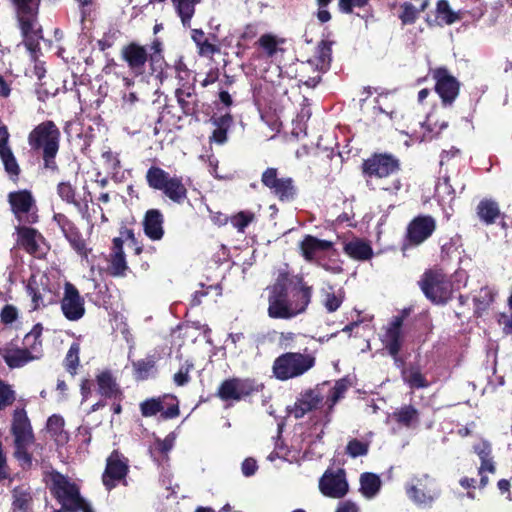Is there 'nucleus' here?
Returning a JSON list of instances; mask_svg holds the SVG:
<instances>
[{
    "instance_id": "0eeeda50",
    "label": "nucleus",
    "mask_w": 512,
    "mask_h": 512,
    "mask_svg": "<svg viewBox=\"0 0 512 512\" xmlns=\"http://www.w3.org/2000/svg\"><path fill=\"white\" fill-rule=\"evenodd\" d=\"M315 365L310 354L287 352L277 357L273 363V373L279 380L285 381L299 377Z\"/></svg>"
},
{
    "instance_id": "72a5a7b5",
    "label": "nucleus",
    "mask_w": 512,
    "mask_h": 512,
    "mask_svg": "<svg viewBox=\"0 0 512 512\" xmlns=\"http://www.w3.org/2000/svg\"><path fill=\"white\" fill-rule=\"evenodd\" d=\"M43 327L41 324L33 326L30 332H28L23 338V348L29 352L36 360H39L43 355L41 335Z\"/></svg>"
},
{
    "instance_id": "c85d7f7f",
    "label": "nucleus",
    "mask_w": 512,
    "mask_h": 512,
    "mask_svg": "<svg viewBox=\"0 0 512 512\" xmlns=\"http://www.w3.org/2000/svg\"><path fill=\"white\" fill-rule=\"evenodd\" d=\"M123 58L135 74L143 73L147 61V51L143 46L134 43L128 45L123 50Z\"/></svg>"
},
{
    "instance_id": "f8f14e48",
    "label": "nucleus",
    "mask_w": 512,
    "mask_h": 512,
    "mask_svg": "<svg viewBox=\"0 0 512 512\" xmlns=\"http://www.w3.org/2000/svg\"><path fill=\"white\" fill-rule=\"evenodd\" d=\"M406 492L417 504H429L439 495L435 480L428 474L414 477L407 485Z\"/></svg>"
},
{
    "instance_id": "f257e3e1",
    "label": "nucleus",
    "mask_w": 512,
    "mask_h": 512,
    "mask_svg": "<svg viewBox=\"0 0 512 512\" xmlns=\"http://www.w3.org/2000/svg\"><path fill=\"white\" fill-rule=\"evenodd\" d=\"M268 289V315L275 319H291L304 313L313 294V287L302 276H290L286 272L279 273Z\"/></svg>"
},
{
    "instance_id": "473e14b6",
    "label": "nucleus",
    "mask_w": 512,
    "mask_h": 512,
    "mask_svg": "<svg viewBox=\"0 0 512 512\" xmlns=\"http://www.w3.org/2000/svg\"><path fill=\"white\" fill-rule=\"evenodd\" d=\"M127 269L128 266L123 251V240L120 237H116L113 239L109 271L113 276H124Z\"/></svg>"
},
{
    "instance_id": "4d7b16f0",
    "label": "nucleus",
    "mask_w": 512,
    "mask_h": 512,
    "mask_svg": "<svg viewBox=\"0 0 512 512\" xmlns=\"http://www.w3.org/2000/svg\"><path fill=\"white\" fill-rule=\"evenodd\" d=\"M368 451H369V443L360 441L355 438L349 440V442L347 443V446H346V453L352 458L365 456V455H367Z\"/></svg>"
},
{
    "instance_id": "4c0bfd02",
    "label": "nucleus",
    "mask_w": 512,
    "mask_h": 512,
    "mask_svg": "<svg viewBox=\"0 0 512 512\" xmlns=\"http://www.w3.org/2000/svg\"><path fill=\"white\" fill-rule=\"evenodd\" d=\"M12 509L13 512H31L32 496L30 488L26 485H20L12 490Z\"/></svg>"
},
{
    "instance_id": "c756f323",
    "label": "nucleus",
    "mask_w": 512,
    "mask_h": 512,
    "mask_svg": "<svg viewBox=\"0 0 512 512\" xmlns=\"http://www.w3.org/2000/svg\"><path fill=\"white\" fill-rule=\"evenodd\" d=\"M175 440L176 435L175 433L171 432L162 440L156 439L155 442L150 446V456L159 466L168 462V454L174 447Z\"/></svg>"
},
{
    "instance_id": "20e7f679",
    "label": "nucleus",
    "mask_w": 512,
    "mask_h": 512,
    "mask_svg": "<svg viewBox=\"0 0 512 512\" xmlns=\"http://www.w3.org/2000/svg\"><path fill=\"white\" fill-rule=\"evenodd\" d=\"M14 6L23 42L27 50L34 55L39 50V40L42 38L38 25V0H10Z\"/></svg>"
},
{
    "instance_id": "aec40b11",
    "label": "nucleus",
    "mask_w": 512,
    "mask_h": 512,
    "mask_svg": "<svg viewBox=\"0 0 512 512\" xmlns=\"http://www.w3.org/2000/svg\"><path fill=\"white\" fill-rule=\"evenodd\" d=\"M319 489L321 493L331 498H342L348 492V483L345 471L327 470L319 480Z\"/></svg>"
},
{
    "instance_id": "680f3d73",
    "label": "nucleus",
    "mask_w": 512,
    "mask_h": 512,
    "mask_svg": "<svg viewBox=\"0 0 512 512\" xmlns=\"http://www.w3.org/2000/svg\"><path fill=\"white\" fill-rule=\"evenodd\" d=\"M32 443L33 442H14V456L23 466H30L32 464V456L28 452V448Z\"/></svg>"
},
{
    "instance_id": "2eb2a0df",
    "label": "nucleus",
    "mask_w": 512,
    "mask_h": 512,
    "mask_svg": "<svg viewBox=\"0 0 512 512\" xmlns=\"http://www.w3.org/2000/svg\"><path fill=\"white\" fill-rule=\"evenodd\" d=\"M435 80V91L444 106H451L459 94L460 83L444 67L435 69L432 73Z\"/></svg>"
},
{
    "instance_id": "4468645a",
    "label": "nucleus",
    "mask_w": 512,
    "mask_h": 512,
    "mask_svg": "<svg viewBox=\"0 0 512 512\" xmlns=\"http://www.w3.org/2000/svg\"><path fill=\"white\" fill-rule=\"evenodd\" d=\"M403 320L402 316H394L384 327V333L380 337L382 344L393 357L395 364L398 367L403 365L402 360L398 356L404 341V334L402 331Z\"/></svg>"
},
{
    "instance_id": "a18cd8bd",
    "label": "nucleus",
    "mask_w": 512,
    "mask_h": 512,
    "mask_svg": "<svg viewBox=\"0 0 512 512\" xmlns=\"http://www.w3.org/2000/svg\"><path fill=\"white\" fill-rule=\"evenodd\" d=\"M428 6V1L424 0L420 8H416L410 2H404L400 5V12L398 14L399 19L401 20L403 25H411L414 24L420 14V12L424 11Z\"/></svg>"
},
{
    "instance_id": "a878e982",
    "label": "nucleus",
    "mask_w": 512,
    "mask_h": 512,
    "mask_svg": "<svg viewBox=\"0 0 512 512\" xmlns=\"http://www.w3.org/2000/svg\"><path fill=\"white\" fill-rule=\"evenodd\" d=\"M0 355L10 368H20L36 359L23 347L8 344L0 350Z\"/></svg>"
},
{
    "instance_id": "6e6552de",
    "label": "nucleus",
    "mask_w": 512,
    "mask_h": 512,
    "mask_svg": "<svg viewBox=\"0 0 512 512\" xmlns=\"http://www.w3.org/2000/svg\"><path fill=\"white\" fill-rule=\"evenodd\" d=\"M326 426L317 424L301 435L302 445L296 447L295 453L287 459L290 463L301 464L302 461L320 459L324 453V429Z\"/></svg>"
},
{
    "instance_id": "f704fd0d",
    "label": "nucleus",
    "mask_w": 512,
    "mask_h": 512,
    "mask_svg": "<svg viewBox=\"0 0 512 512\" xmlns=\"http://www.w3.org/2000/svg\"><path fill=\"white\" fill-rule=\"evenodd\" d=\"M333 243L327 240H320L313 236H306L301 242V251L305 259L313 260L320 251H327Z\"/></svg>"
},
{
    "instance_id": "bf43d9fd",
    "label": "nucleus",
    "mask_w": 512,
    "mask_h": 512,
    "mask_svg": "<svg viewBox=\"0 0 512 512\" xmlns=\"http://www.w3.org/2000/svg\"><path fill=\"white\" fill-rule=\"evenodd\" d=\"M80 346L78 343H72L65 357L66 369L75 374L79 365Z\"/></svg>"
},
{
    "instance_id": "49530a36",
    "label": "nucleus",
    "mask_w": 512,
    "mask_h": 512,
    "mask_svg": "<svg viewBox=\"0 0 512 512\" xmlns=\"http://www.w3.org/2000/svg\"><path fill=\"white\" fill-rule=\"evenodd\" d=\"M272 193L278 197L280 201H292L297 194V189L293 179L286 177L279 180L276 187L272 190Z\"/></svg>"
},
{
    "instance_id": "4be33fe9",
    "label": "nucleus",
    "mask_w": 512,
    "mask_h": 512,
    "mask_svg": "<svg viewBox=\"0 0 512 512\" xmlns=\"http://www.w3.org/2000/svg\"><path fill=\"white\" fill-rule=\"evenodd\" d=\"M48 277L41 275L39 279L31 277L27 284V292L32 299L33 309L36 310L54 301L53 291L47 287Z\"/></svg>"
},
{
    "instance_id": "864d4df0",
    "label": "nucleus",
    "mask_w": 512,
    "mask_h": 512,
    "mask_svg": "<svg viewBox=\"0 0 512 512\" xmlns=\"http://www.w3.org/2000/svg\"><path fill=\"white\" fill-rule=\"evenodd\" d=\"M255 219V215L251 211H240L230 218L232 226L237 229L238 232L243 233L246 227L252 223Z\"/></svg>"
},
{
    "instance_id": "f3484780",
    "label": "nucleus",
    "mask_w": 512,
    "mask_h": 512,
    "mask_svg": "<svg viewBox=\"0 0 512 512\" xmlns=\"http://www.w3.org/2000/svg\"><path fill=\"white\" fill-rule=\"evenodd\" d=\"M436 222L433 217L422 215L414 218L407 227L406 242L403 246H417L426 241L435 231Z\"/></svg>"
},
{
    "instance_id": "ddd939ff",
    "label": "nucleus",
    "mask_w": 512,
    "mask_h": 512,
    "mask_svg": "<svg viewBox=\"0 0 512 512\" xmlns=\"http://www.w3.org/2000/svg\"><path fill=\"white\" fill-rule=\"evenodd\" d=\"M259 391V385L251 379L231 378L223 381L217 395L223 401H240Z\"/></svg>"
},
{
    "instance_id": "412c9836",
    "label": "nucleus",
    "mask_w": 512,
    "mask_h": 512,
    "mask_svg": "<svg viewBox=\"0 0 512 512\" xmlns=\"http://www.w3.org/2000/svg\"><path fill=\"white\" fill-rule=\"evenodd\" d=\"M61 310L65 318L70 321H78L85 314L84 299L77 288L69 282L64 287Z\"/></svg>"
},
{
    "instance_id": "9d476101",
    "label": "nucleus",
    "mask_w": 512,
    "mask_h": 512,
    "mask_svg": "<svg viewBox=\"0 0 512 512\" xmlns=\"http://www.w3.org/2000/svg\"><path fill=\"white\" fill-rule=\"evenodd\" d=\"M8 202L20 226L35 224L38 221V209L30 191L10 192Z\"/></svg>"
},
{
    "instance_id": "603ef678",
    "label": "nucleus",
    "mask_w": 512,
    "mask_h": 512,
    "mask_svg": "<svg viewBox=\"0 0 512 512\" xmlns=\"http://www.w3.org/2000/svg\"><path fill=\"white\" fill-rule=\"evenodd\" d=\"M324 299L322 301L324 307L329 313L335 312L342 304L343 297L340 294H335L331 286L328 289L322 290Z\"/></svg>"
},
{
    "instance_id": "6e6d98bb",
    "label": "nucleus",
    "mask_w": 512,
    "mask_h": 512,
    "mask_svg": "<svg viewBox=\"0 0 512 512\" xmlns=\"http://www.w3.org/2000/svg\"><path fill=\"white\" fill-rule=\"evenodd\" d=\"M163 398H152L140 404V410L144 417H151L163 411Z\"/></svg>"
},
{
    "instance_id": "37998d69",
    "label": "nucleus",
    "mask_w": 512,
    "mask_h": 512,
    "mask_svg": "<svg viewBox=\"0 0 512 512\" xmlns=\"http://www.w3.org/2000/svg\"><path fill=\"white\" fill-rule=\"evenodd\" d=\"M381 487V480L374 473L365 472L360 477V490L362 494L371 499L377 495Z\"/></svg>"
},
{
    "instance_id": "774afa93",
    "label": "nucleus",
    "mask_w": 512,
    "mask_h": 512,
    "mask_svg": "<svg viewBox=\"0 0 512 512\" xmlns=\"http://www.w3.org/2000/svg\"><path fill=\"white\" fill-rule=\"evenodd\" d=\"M18 318V310L15 306L6 304L0 313L1 322L8 325L15 322Z\"/></svg>"
},
{
    "instance_id": "de8ad7c7",
    "label": "nucleus",
    "mask_w": 512,
    "mask_h": 512,
    "mask_svg": "<svg viewBox=\"0 0 512 512\" xmlns=\"http://www.w3.org/2000/svg\"><path fill=\"white\" fill-rule=\"evenodd\" d=\"M156 360L154 355H148L144 359L133 362L136 379L145 380L149 378L155 371Z\"/></svg>"
},
{
    "instance_id": "a19ab883",
    "label": "nucleus",
    "mask_w": 512,
    "mask_h": 512,
    "mask_svg": "<svg viewBox=\"0 0 512 512\" xmlns=\"http://www.w3.org/2000/svg\"><path fill=\"white\" fill-rule=\"evenodd\" d=\"M497 291L494 287L484 286L474 296L475 312L480 316L494 302Z\"/></svg>"
},
{
    "instance_id": "e2e57ef3",
    "label": "nucleus",
    "mask_w": 512,
    "mask_h": 512,
    "mask_svg": "<svg viewBox=\"0 0 512 512\" xmlns=\"http://www.w3.org/2000/svg\"><path fill=\"white\" fill-rule=\"evenodd\" d=\"M176 78L178 80V86L194 84V78L192 77L191 71L186 67L182 59H178L175 62Z\"/></svg>"
},
{
    "instance_id": "13d9d810",
    "label": "nucleus",
    "mask_w": 512,
    "mask_h": 512,
    "mask_svg": "<svg viewBox=\"0 0 512 512\" xmlns=\"http://www.w3.org/2000/svg\"><path fill=\"white\" fill-rule=\"evenodd\" d=\"M462 253L461 246L459 245V239H450L448 242L444 243L441 248V256L442 259H460V255Z\"/></svg>"
},
{
    "instance_id": "393cba45",
    "label": "nucleus",
    "mask_w": 512,
    "mask_h": 512,
    "mask_svg": "<svg viewBox=\"0 0 512 512\" xmlns=\"http://www.w3.org/2000/svg\"><path fill=\"white\" fill-rule=\"evenodd\" d=\"M9 137L7 127L0 120V159L4 165L5 171L12 177L18 176L20 172L17 160L9 146Z\"/></svg>"
},
{
    "instance_id": "f03ea898",
    "label": "nucleus",
    "mask_w": 512,
    "mask_h": 512,
    "mask_svg": "<svg viewBox=\"0 0 512 512\" xmlns=\"http://www.w3.org/2000/svg\"><path fill=\"white\" fill-rule=\"evenodd\" d=\"M348 387L349 381L346 378L339 379L334 384L328 381L318 384L300 395L295 403L294 416L301 418L310 411L318 410L322 414V424L327 426L335 404L344 397Z\"/></svg>"
},
{
    "instance_id": "39448f33",
    "label": "nucleus",
    "mask_w": 512,
    "mask_h": 512,
    "mask_svg": "<svg viewBox=\"0 0 512 512\" xmlns=\"http://www.w3.org/2000/svg\"><path fill=\"white\" fill-rule=\"evenodd\" d=\"M51 492L62 509L68 512H94L91 506L81 497L79 487L59 472L50 474Z\"/></svg>"
},
{
    "instance_id": "1a4fd4ad",
    "label": "nucleus",
    "mask_w": 512,
    "mask_h": 512,
    "mask_svg": "<svg viewBox=\"0 0 512 512\" xmlns=\"http://www.w3.org/2000/svg\"><path fill=\"white\" fill-rule=\"evenodd\" d=\"M419 285L424 295L436 304L446 303L453 293V285L441 270L426 271Z\"/></svg>"
},
{
    "instance_id": "423d86ee",
    "label": "nucleus",
    "mask_w": 512,
    "mask_h": 512,
    "mask_svg": "<svg viewBox=\"0 0 512 512\" xmlns=\"http://www.w3.org/2000/svg\"><path fill=\"white\" fill-rule=\"evenodd\" d=\"M145 178L150 188L161 191L171 201L181 204L187 199L182 177L170 176L162 168L152 166L147 170Z\"/></svg>"
},
{
    "instance_id": "8fccbe9b",
    "label": "nucleus",
    "mask_w": 512,
    "mask_h": 512,
    "mask_svg": "<svg viewBox=\"0 0 512 512\" xmlns=\"http://www.w3.org/2000/svg\"><path fill=\"white\" fill-rule=\"evenodd\" d=\"M403 380L413 389L427 388L429 382L418 369L403 371Z\"/></svg>"
},
{
    "instance_id": "cd10ccee",
    "label": "nucleus",
    "mask_w": 512,
    "mask_h": 512,
    "mask_svg": "<svg viewBox=\"0 0 512 512\" xmlns=\"http://www.w3.org/2000/svg\"><path fill=\"white\" fill-rule=\"evenodd\" d=\"M97 391L105 398L118 399L122 395L119 384L111 371L105 370L96 376Z\"/></svg>"
},
{
    "instance_id": "a211bd4d",
    "label": "nucleus",
    "mask_w": 512,
    "mask_h": 512,
    "mask_svg": "<svg viewBox=\"0 0 512 512\" xmlns=\"http://www.w3.org/2000/svg\"><path fill=\"white\" fill-rule=\"evenodd\" d=\"M128 460L117 451L107 458L106 468L102 476V481L107 490H111L117 484L124 480L128 473Z\"/></svg>"
},
{
    "instance_id": "e433bc0d",
    "label": "nucleus",
    "mask_w": 512,
    "mask_h": 512,
    "mask_svg": "<svg viewBox=\"0 0 512 512\" xmlns=\"http://www.w3.org/2000/svg\"><path fill=\"white\" fill-rule=\"evenodd\" d=\"M476 213L480 221L486 225H491L499 217L500 208L496 201L485 198L477 205Z\"/></svg>"
},
{
    "instance_id": "052dcab7",
    "label": "nucleus",
    "mask_w": 512,
    "mask_h": 512,
    "mask_svg": "<svg viewBox=\"0 0 512 512\" xmlns=\"http://www.w3.org/2000/svg\"><path fill=\"white\" fill-rule=\"evenodd\" d=\"M162 417L164 419H173L179 415V406L176 397L165 395L163 397Z\"/></svg>"
},
{
    "instance_id": "69168bd1",
    "label": "nucleus",
    "mask_w": 512,
    "mask_h": 512,
    "mask_svg": "<svg viewBox=\"0 0 512 512\" xmlns=\"http://www.w3.org/2000/svg\"><path fill=\"white\" fill-rule=\"evenodd\" d=\"M66 239L70 242V244L72 245V247L80 254V255H83L85 257H87V249H86V246H85V242L84 240L82 239L80 233L78 232V230H74L72 232H70L69 234H67L66 236Z\"/></svg>"
},
{
    "instance_id": "338daca9",
    "label": "nucleus",
    "mask_w": 512,
    "mask_h": 512,
    "mask_svg": "<svg viewBox=\"0 0 512 512\" xmlns=\"http://www.w3.org/2000/svg\"><path fill=\"white\" fill-rule=\"evenodd\" d=\"M281 178H278V172L276 168H267L261 177V182L264 186L269 188L271 191L276 187L277 183Z\"/></svg>"
},
{
    "instance_id": "3c124183",
    "label": "nucleus",
    "mask_w": 512,
    "mask_h": 512,
    "mask_svg": "<svg viewBox=\"0 0 512 512\" xmlns=\"http://www.w3.org/2000/svg\"><path fill=\"white\" fill-rule=\"evenodd\" d=\"M435 194L444 203H450L455 198V190L450 184L449 178L444 177L436 184Z\"/></svg>"
},
{
    "instance_id": "c03bdc74",
    "label": "nucleus",
    "mask_w": 512,
    "mask_h": 512,
    "mask_svg": "<svg viewBox=\"0 0 512 512\" xmlns=\"http://www.w3.org/2000/svg\"><path fill=\"white\" fill-rule=\"evenodd\" d=\"M198 2L199 0H172L184 27H190L191 19L195 13V6Z\"/></svg>"
},
{
    "instance_id": "09e8293b",
    "label": "nucleus",
    "mask_w": 512,
    "mask_h": 512,
    "mask_svg": "<svg viewBox=\"0 0 512 512\" xmlns=\"http://www.w3.org/2000/svg\"><path fill=\"white\" fill-rule=\"evenodd\" d=\"M436 17L443 23L451 25L460 19L458 14L454 12L447 0H439L437 3Z\"/></svg>"
},
{
    "instance_id": "dca6fc26",
    "label": "nucleus",
    "mask_w": 512,
    "mask_h": 512,
    "mask_svg": "<svg viewBox=\"0 0 512 512\" xmlns=\"http://www.w3.org/2000/svg\"><path fill=\"white\" fill-rule=\"evenodd\" d=\"M123 86L119 113L123 119L128 121L136 117L139 107L144 104V99L132 79L124 77Z\"/></svg>"
},
{
    "instance_id": "7c9ffc66",
    "label": "nucleus",
    "mask_w": 512,
    "mask_h": 512,
    "mask_svg": "<svg viewBox=\"0 0 512 512\" xmlns=\"http://www.w3.org/2000/svg\"><path fill=\"white\" fill-rule=\"evenodd\" d=\"M144 232L151 240H160L164 235L163 215L158 209H150L146 212L144 221Z\"/></svg>"
},
{
    "instance_id": "5701e85b",
    "label": "nucleus",
    "mask_w": 512,
    "mask_h": 512,
    "mask_svg": "<svg viewBox=\"0 0 512 512\" xmlns=\"http://www.w3.org/2000/svg\"><path fill=\"white\" fill-rule=\"evenodd\" d=\"M175 97L182 112L186 116H192L198 121L200 103L195 91V84L180 85L175 90Z\"/></svg>"
},
{
    "instance_id": "ea45409f",
    "label": "nucleus",
    "mask_w": 512,
    "mask_h": 512,
    "mask_svg": "<svg viewBox=\"0 0 512 512\" xmlns=\"http://www.w3.org/2000/svg\"><path fill=\"white\" fill-rule=\"evenodd\" d=\"M64 419L59 415H52L47 421V430L54 438L57 445L63 446L69 441V435L64 430Z\"/></svg>"
},
{
    "instance_id": "9b49d317",
    "label": "nucleus",
    "mask_w": 512,
    "mask_h": 512,
    "mask_svg": "<svg viewBox=\"0 0 512 512\" xmlns=\"http://www.w3.org/2000/svg\"><path fill=\"white\" fill-rule=\"evenodd\" d=\"M60 131L53 121H45L36 126L29 134L28 142L33 149H42L47 154L59 150Z\"/></svg>"
},
{
    "instance_id": "58836bf2",
    "label": "nucleus",
    "mask_w": 512,
    "mask_h": 512,
    "mask_svg": "<svg viewBox=\"0 0 512 512\" xmlns=\"http://www.w3.org/2000/svg\"><path fill=\"white\" fill-rule=\"evenodd\" d=\"M390 418L402 427L412 428L419 422V412L412 405H405L394 411Z\"/></svg>"
},
{
    "instance_id": "c9c22d12",
    "label": "nucleus",
    "mask_w": 512,
    "mask_h": 512,
    "mask_svg": "<svg viewBox=\"0 0 512 512\" xmlns=\"http://www.w3.org/2000/svg\"><path fill=\"white\" fill-rule=\"evenodd\" d=\"M283 43V39L272 34H263L256 42L263 54L271 60L275 59L279 53L283 52V49L281 48Z\"/></svg>"
},
{
    "instance_id": "6ab92c4d",
    "label": "nucleus",
    "mask_w": 512,
    "mask_h": 512,
    "mask_svg": "<svg viewBox=\"0 0 512 512\" xmlns=\"http://www.w3.org/2000/svg\"><path fill=\"white\" fill-rule=\"evenodd\" d=\"M17 242L20 247L35 257H42L46 254L47 244L43 236L34 228L26 225H18Z\"/></svg>"
},
{
    "instance_id": "0e129e2a",
    "label": "nucleus",
    "mask_w": 512,
    "mask_h": 512,
    "mask_svg": "<svg viewBox=\"0 0 512 512\" xmlns=\"http://www.w3.org/2000/svg\"><path fill=\"white\" fill-rule=\"evenodd\" d=\"M194 365L189 360H186L180 367L179 371L174 374V382L177 386H184L190 380L189 373Z\"/></svg>"
},
{
    "instance_id": "b1692460",
    "label": "nucleus",
    "mask_w": 512,
    "mask_h": 512,
    "mask_svg": "<svg viewBox=\"0 0 512 512\" xmlns=\"http://www.w3.org/2000/svg\"><path fill=\"white\" fill-rule=\"evenodd\" d=\"M11 432L14 442L34 441L32 426L24 408H16L13 411Z\"/></svg>"
},
{
    "instance_id": "7ed1b4c3",
    "label": "nucleus",
    "mask_w": 512,
    "mask_h": 512,
    "mask_svg": "<svg viewBox=\"0 0 512 512\" xmlns=\"http://www.w3.org/2000/svg\"><path fill=\"white\" fill-rule=\"evenodd\" d=\"M366 184L371 190H383L395 194L402 187L398 172L400 163L390 154H375L362 165Z\"/></svg>"
},
{
    "instance_id": "bb28decb",
    "label": "nucleus",
    "mask_w": 512,
    "mask_h": 512,
    "mask_svg": "<svg viewBox=\"0 0 512 512\" xmlns=\"http://www.w3.org/2000/svg\"><path fill=\"white\" fill-rule=\"evenodd\" d=\"M57 193L63 201L72 204L83 219L90 221L88 201L77 200L75 188L69 182L59 183Z\"/></svg>"
},
{
    "instance_id": "5fc2aeb1",
    "label": "nucleus",
    "mask_w": 512,
    "mask_h": 512,
    "mask_svg": "<svg viewBox=\"0 0 512 512\" xmlns=\"http://www.w3.org/2000/svg\"><path fill=\"white\" fill-rule=\"evenodd\" d=\"M16 399V392L8 383L0 380V410L11 406Z\"/></svg>"
},
{
    "instance_id": "79ce46f5",
    "label": "nucleus",
    "mask_w": 512,
    "mask_h": 512,
    "mask_svg": "<svg viewBox=\"0 0 512 512\" xmlns=\"http://www.w3.org/2000/svg\"><path fill=\"white\" fill-rule=\"evenodd\" d=\"M344 251L357 260H368L373 254L371 246L359 239L346 243Z\"/></svg>"
},
{
    "instance_id": "2f4dec72",
    "label": "nucleus",
    "mask_w": 512,
    "mask_h": 512,
    "mask_svg": "<svg viewBox=\"0 0 512 512\" xmlns=\"http://www.w3.org/2000/svg\"><path fill=\"white\" fill-rule=\"evenodd\" d=\"M331 60V42L321 41L316 48L314 56L308 60L307 64L318 72L324 73L330 68Z\"/></svg>"
}]
</instances>
